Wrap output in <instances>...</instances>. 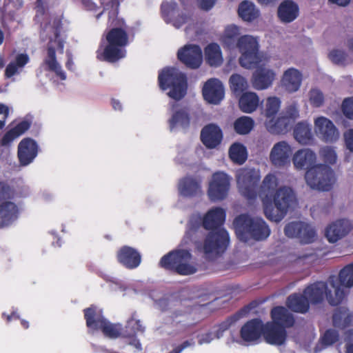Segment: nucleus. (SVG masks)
Instances as JSON below:
<instances>
[{"label":"nucleus","instance_id":"nucleus-4","mask_svg":"<svg viewBox=\"0 0 353 353\" xmlns=\"http://www.w3.org/2000/svg\"><path fill=\"white\" fill-rule=\"evenodd\" d=\"M336 281L337 278L334 275L330 276L328 279L330 285L334 290V294L331 290H328L327 283L323 281H318L310 285L304 290L303 293L309 303L312 304L321 303L325 297L330 305H339L344 299L345 293L344 290L335 285Z\"/></svg>","mask_w":353,"mask_h":353},{"label":"nucleus","instance_id":"nucleus-26","mask_svg":"<svg viewBox=\"0 0 353 353\" xmlns=\"http://www.w3.org/2000/svg\"><path fill=\"white\" fill-rule=\"evenodd\" d=\"M271 319L273 323L285 330L292 327L295 324L294 315L285 307L276 306L271 310Z\"/></svg>","mask_w":353,"mask_h":353},{"label":"nucleus","instance_id":"nucleus-8","mask_svg":"<svg viewBox=\"0 0 353 353\" xmlns=\"http://www.w3.org/2000/svg\"><path fill=\"white\" fill-rule=\"evenodd\" d=\"M235 177L241 194L248 200L256 199L261 180L259 170L242 168L236 171Z\"/></svg>","mask_w":353,"mask_h":353},{"label":"nucleus","instance_id":"nucleus-27","mask_svg":"<svg viewBox=\"0 0 353 353\" xmlns=\"http://www.w3.org/2000/svg\"><path fill=\"white\" fill-rule=\"evenodd\" d=\"M299 14V6L292 0H285L279 6L277 16L283 23H288L294 21Z\"/></svg>","mask_w":353,"mask_h":353},{"label":"nucleus","instance_id":"nucleus-56","mask_svg":"<svg viewBox=\"0 0 353 353\" xmlns=\"http://www.w3.org/2000/svg\"><path fill=\"white\" fill-rule=\"evenodd\" d=\"M309 101L312 106L319 108L324 103V95L318 89H312L309 92Z\"/></svg>","mask_w":353,"mask_h":353},{"label":"nucleus","instance_id":"nucleus-48","mask_svg":"<svg viewBox=\"0 0 353 353\" xmlns=\"http://www.w3.org/2000/svg\"><path fill=\"white\" fill-rule=\"evenodd\" d=\"M229 84L231 91L236 97L244 93L248 88L247 80L239 74H233L229 79Z\"/></svg>","mask_w":353,"mask_h":353},{"label":"nucleus","instance_id":"nucleus-33","mask_svg":"<svg viewBox=\"0 0 353 353\" xmlns=\"http://www.w3.org/2000/svg\"><path fill=\"white\" fill-rule=\"evenodd\" d=\"M239 97V106L243 112L252 113L259 105V97L255 92H245Z\"/></svg>","mask_w":353,"mask_h":353},{"label":"nucleus","instance_id":"nucleus-55","mask_svg":"<svg viewBox=\"0 0 353 353\" xmlns=\"http://www.w3.org/2000/svg\"><path fill=\"white\" fill-rule=\"evenodd\" d=\"M319 154L322 157L323 160L330 164H334L336 161V154L334 148L330 146H325L322 148Z\"/></svg>","mask_w":353,"mask_h":353},{"label":"nucleus","instance_id":"nucleus-60","mask_svg":"<svg viewBox=\"0 0 353 353\" xmlns=\"http://www.w3.org/2000/svg\"><path fill=\"white\" fill-rule=\"evenodd\" d=\"M284 116L288 118V119L292 123H293L294 120L299 116V110L296 105L295 104H292L288 106Z\"/></svg>","mask_w":353,"mask_h":353},{"label":"nucleus","instance_id":"nucleus-36","mask_svg":"<svg viewBox=\"0 0 353 353\" xmlns=\"http://www.w3.org/2000/svg\"><path fill=\"white\" fill-rule=\"evenodd\" d=\"M145 327L139 319L137 318V312H134L128 319L125 328H123V338H134L137 334L143 333Z\"/></svg>","mask_w":353,"mask_h":353},{"label":"nucleus","instance_id":"nucleus-15","mask_svg":"<svg viewBox=\"0 0 353 353\" xmlns=\"http://www.w3.org/2000/svg\"><path fill=\"white\" fill-rule=\"evenodd\" d=\"M314 130L325 142L332 143L339 138L337 128L331 120L325 117H319L314 120Z\"/></svg>","mask_w":353,"mask_h":353},{"label":"nucleus","instance_id":"nucleus-7","mask_svg":"<svg viewBox=\"0 0 353 353\" xmlns=\"http://www.w3.org/2000/svg\"><path fill=\"white\" fill-rule=\"evenodd\" d=\"M305 181L312 189L329 191L335 182L334 172L327 165L317 164L305 172Z\"/></svg>","mask_w":353,"mask_h":353},{"label":"nucleus","instance_id":"nucleus-57","mask_svg":"<svg viewBox=\"0 0 353 353\" xmlns=\"http://www.w3.org/2000/svg\"><path fill=\"white\" fill-rule=\"evenodd\" d=\"M347 54L345 51L334 49L328 54L329 59L335 64L343 65L346 61Z\"/></svg>","mask_w":353,"mask_h":353},{"label":"nucleus","instance_id":"nucleus-18","mask_svg":"<svg viewBox=\"0 0 353 353\" xmlns=\"http://www.w3.org/2000/svg\"><path fill=\"white\" fill-rule=\"evenodd\" d=\"M203 96L205 101L212 104H218L224 97V88L217 79L207 81L203 88Z\"/></svg>","mask_w":353,"mask_h":353},{"label":"nucleus","instance_id":"nucleus-10","mask_svg":"<svg viewBox=\"0 0 353 353\" xmlns=\"http://www.w3.org/2000/svg\"><path fill=\"white\" fill-rule=\"evenodd\" d=\"M266 222H233L238 239L248 243L251 239L259 241L265 239L270 234Z\"/></svg>","mask_w":353,"mask_h":353},{"label":"nucleus","instance_id":"nucleus-61","mask_svg":"<svg viewBox=\"0 0 353 353\" xmlns=\"http://www.w3.org/2000/svg\"><path fill=\"white\" fill-rule=\"evenodd\" d=\"M344 139L347 148L353 151V128L344 133Z\"/></svg>","mask_w":353,"mask_h":353},{"label":"nucleus","instance_id":"nucleus-25","mask_svg":"<svg viewBox=\"0 0 353 353\" xmlns=\"http://www.w3.org/2000/svg\"><path fill=\"white\" fill-rule=\"evenodd\" d=\"M352 228L351 222H331L325 228V235L330 243H335L345 236Z\"/></svg>","mask_w":353,"mask_h":353},{"label":"nucleus","instance_id":"nucleus-34","mask_svg":"<svg viewBox=\"0 0 353 353\" xmlns=\"http://www.w3.org/2000/svg\"><path fill=\"white\" fill-rule=\"evenodd\" d=\"M31 122L27 120L22 121L14 128L7 131L1 140L3 146L10 145L16 138L19 137L30 129Z\"/></svg>","mask_w":353,"mask_h":353},{"label":"nucleus","instance_id":"nucleus-19","mask_svg":"<svg viewBox=\"0 0 353 353\" xmlns=\"http://www.w3.org/2000/svg\"><path fill=\"white\" fill-rule=\"evenodd\" d=\"M275 78L276 73L272 69L259 66L252 74V83L256 90H263L270 87Z\"/></svg>","mask_w":353,"mask_h":353},{"label":"nucleus","instance_id":"nucleus-54","mask_svg":"<svg viewBox=\"0 0 353 353\" xmlns=\"http://www.w3.org/2000/svg\"><path fill=\"white\" fill-rule=\"evenodd\" d=\"M339 332L334 329L327 330L321 338V343L325 345H331L339 341Z\"/></svg>","mask_w":353,"mask_h":353},{"label":"nucleus","instance_id":"nucleus-38","mask_svg":"<svg viewBox=\"0 0 353 353\" xmlns=\"http://www.w3.org/2000/svg\"><path fill=\"white\" fill-rule=\"evenodd\" d=\"M250 310V307L245 306L240 309L235 314L228 317L225 321H222L218 325V330H216V335L217 338L221 336L223 332L228 330L232 325L238 321L240 319L245 316Z\"/></svg>","mask_w":353,"mask_h":353},{"label":"nucleus","instance_id":"nucleus-53","mask_svg":"<svg viewBox=\"0 0 353 353\" xmlns=\"http://www.w3.org/2000/svg\"><path fill=\"white\" fill-rule=\"evenodd\" d=\"M277 184L278 180L276 176L274 174L270 173L264 177L261 188L264 192H270L271 190L275 189Z\"/></svg>","mask_w":353,"mask_h":353},{"label":"nucleus","instance_id":"nucleus-14","mask_svg":"<svg viewBox=\"0 0 353 353\" xmlns=\"http://www.w3.org/2000/svg\"><path fill=\"white\" fill-rule=\"evenodd\" d=\"M116 258L119 264L128 270H133L141 263V254L136 248L123 245L117 252Z\"/></svg>","mask_w":353,"mask_h":353},{"label":"nucleus","instance_id":"nucleus-23","mask_svg":"<svg viewBox=\"0 0 353 353\" xmlns=\"http://www.w3.org/2000/svg\"><path fill=\"white\" fill-rule=\"evenodd\" d=\"M83 312L87 327L92 331H99L106 319L103 310L92 304L85 308Z\"/></svg>","mask_w":353,"mask_h":353},{"label":"nucleus","instance_id":"nucleus-28","mask_svg":"<svg viewBox=\"0 0 353 353\" xmlns=\"http://www.w3.org/2000/svg\"><path fill=\"white\" fill-rule=\"evenodd\" d=\"M316 161V154L310 149L298 150L293 157V163L297 169L309 170L315 165Z\"/></svg>","mask_w":353,"mask_h":353},{"label":"nucleus","instance_id":"nucleus-59","mask_svg":"<svg viewBox=\"0 0 353 353\" xmlns=\"http://www.w3.org/2000/svg\"><path fill=\"white\" fill-rule=\"evenodd\" d=\"M12 197V189L4 182H0V201L10 199Z\"/></svg>","mask_w":353,"mask_h":353},{"label":"nucleus","instance_id":"nucleus-21","mask_svg":"<svg viewBox=\"0 0 353 353\" xmlns=\"http://www.w3.org/2000/svg\"><path fill=\"white\" fill-rule=\"evenodd\" d=\"M222 138V130L214 123L205 125L201 132V140L203 145L209 149L218 146L221 143Z\"/></svg>","mask_w":353,"mask_h":353},{"label":"nucleus","instance_id":"nucleus-16","mask_svg":"<svg viewBox=\"0 0 353 353\" xmlns=\"http://www.w3.org/2000/svg\"><path fill=\"white\" fill-rule=\"evenodd\" d=\"M263 336L266 343L274 345H283L288 337L286 330L272 321L263 325Z\"/></svg>","mask_w":353,"mask_h":353},{"label":"nucleus","instance_id":"nucleus-39","mask_svg":"<svg viewBox=\"0 0 353 353\" xmlns=\"http://www.w3.org/2000/svg\"><path fill=\"white\" fill-rule=\"evenodd\" d=\"M239 28L235 25L228 26L224 32L222 37L223 48L228 50H233L237 46L238 39L240 38Z\"/></svg>","mask_w":353,"mask_h":353},{"label":"nucleus","instance_id":"nucleus-2","mask_svg":"<svg viewBox=\"0 0 353 353\" xmlns=\"http://www.w3.org/2000/svg\"><path fill=\"white\" fill-rule=\"evenodd\" d=\"M225 222H189L185 236L190 238L199 228L210 230L203 242V252L206 254L220 256L228 249L230 236L227 230L222 228Z\"/></svg>","mask_w":353,"mask_h":353},{"label":"nucleus","instance_id":"nucleus-12","mask_svg":"<svg viewBox=\"0 0 353 353\" xmlns=\"http://www.w3.org/2000/svg\"><path fill=\"white\" fill-rule=\"evenodd\" d=\"M285 234L290 238H297L303 244L315 241L316 232L307 222H288L284 228Z\"/></svg>","mask_w":353,"mask_h":353},{"label":"nucleus","instance_id":"nucleus-11","mask_svg":"<svg viewBox=\"0 0 353 353\" xmlns=\"http://www.w3.org/2000/svg\"><path fill=\"white\" fill-rule=\"evenodd\" d=\"M230 187V178L223 172L213 174L209 183L208 196L212 201H219L225 199Z\"/></svg>","mask_w":353,"mask_h":353},{"label":"nucleus","instance_id":"nucleus-13","mask_svg":"<svg viewBox=\"0 0 353 353\" xmlns=\"http://www.w3.org/2000/svg\"><path fill=\"white\" fill-rule=\"evenodd\" d=\"M177 59L187 68L197 69L203 61L201 48L196 44H186L179 49Z\"/></svg>","mask_w":353,"mask_h":353},{"label":"nucleus","instance_id":"nucleus-3","mask_svg":"<svg viewBox=\"0 0 353 353\" xmlns=\"http://www.w3.org/2000/svg\"><path fill=\"white\" fill-rule=\"evenodd\" d=\"M296 203L294 190L288 186H281L274 192L272 201L263 203L264 214L269 221H281Z\"/></svg>","mask_w":353,"mask_h":353},{"label":"nucleus","instance_id":"nucleus-22","mask_svg":"<svg viewBox=\"0 0 353 353\" xmlns=\"http://www.w3.org/2000/svg\"><path fill=\"white\" fill-rule=\"evenodd\" d=\"M263 323L260 319L247 321L241 328V338L245 342L257 341L263 335Z\"/></svg>","mask_w":353,"mask_h":353},{"label":"nucleus","instance_id":"nucleus-1","mask_svg":"<svg viewBox=\"0 0 353 353\" xmlns=\"http://www.w3.org/2000/svg\"><path fill=\"white\" fill-rule=\"evenodd\" d=\"M108 24L111 28L105 34L107 45L103 50H98L97 59L109 63H115L125 57L124 50L130 43L129 27L123 19L118 17V11L108 13Z\"/></svg>","mask_w":353,"mask_h":353},{"label":"nucleus","instance_id":"nucleus-44","mask_svg":"<svg viewBox=\"0 0 353 353\" xmlns=\"http://www.w3.org/2000/svg\"><path fill=\"white\" fill-rule=\"evenodd\" d=\"M229 157L234 163L241 165L247 159V149L242 143L236 142L230 147Z\"/></svg>","mask_w":353,"mask_h":353},{"label":"nucleus","instance_id":"nucleus-20","mask_svg":"<svg viewBox=\"0 0 353 353\" xmlns=\"http://www.w3.org/2000/svg\"><path fill=\"white\" fill-rule=\"evenodd\" d=\"M292 151L290 145L285 141L276 143L272 148L270 159L276 166H283L290 162Z\"/></svg>","mask_w":353,"mask_h":353},{"label":"nucleus","instance_id":"nucleus-42","mask_svg":"<svg viewBox=\"0 0 353 353\" xmlns=\"http://www.w3.org/2000/svg\"><path fill=\"white\" fill-rule=\"evenodd\" d=\"M238 14L243 21L250 22L259 17V11L253 3L243 1L239 6Z\"/></svg>","mask_w":353,"mask_h":353},{"label":"nucleus","instance_id":"nucleus-35","mask_svg":"<svg viewBox=\"0 0 353 353\" xmlns=\"http://www.w3.org/2000/svg\"><path fill=\"white\" fill-rule=\"evenodd\" d=\"M30 61L29 56L26 53L18 54L14 60L10 62L5 70L6 78H11L19 74L24 66Z\"/></svg>","mask_w":353,"mask_h":353},{"label":"nucleus","instance_id":"nucleus-45","mask_svg":"<svg viewBox=\"0 0 353 353\" xmlns=\"http://www.w3.org/2000/svg\"><path fill=\"white\" fill-rule=\"evenodd\" d=\"M19 209L12 201H4L0 204V219L1 221H14L18 218Z\"/></svg>","mask_w":353,"mask_h":353},{"label":"nucleus","instance_id":"nucleus-63","mask_svg":"<svg viewBox=\"0 0 353 353\" xmlns=\"http://www.w3.org/2000/svg\"><path fill=\"white\" fill-rule=\"evenodd\" d=\"M202 10H210L214 5L216 0H199Z\"/></svg>","mask_w":353,"mask_h":353},{"label":"nucleus","instance_id":"nucleus-31","mask_svg":"<svg viewBox=\"0 0 353 353\" xmlns=\"http://www.w3.org/2000/svg\"><path fill=\"white\" fill-rule=\"evenodd\" d=\"M286 305L290 310L301 314L306 313L310 308V303L304 293L290 295L287 299Z\"/></svg>","mask_w":353,"mask_h":353},{"label":"nucleus","instance_id":"nucleus-46","mask_svg":"<svg viewBox=\"0 0 353 353\" xmlns=\"http://www.w3.org/2000/svg\"><path fill=\"white\" fill-rule=\"evenodd\" d=\"M336 286L351 288L353 286V263L345 265L339 272Z\"/></svg>","mask_w":353,"mask_h":353},{"label":"nucleus","instance_id":"nucleus-17","mask_svg":"<svg viewBox=\"0 0 353 353\" xmlns=\"http://www.w3.org/2000/svg\"><path fill=\"white\" fill-rule=\"evenodd\" d=\"M38 154L37 142L29 137L23 139L18 145L17 157L21 165L31 163Z\"/></svg>","mask_w":353,"mask_h":353},{"label":"nucleus","instance_id":"nucleus-49","mask_svg":"<svg viewBox=\"0 0 353 353\" xmlns=\"http://www.w3.org/2000/svg\"><path fill=\"white\" fill-rule=\"evenodd\" d=\"M254 125V120L247 116H243L238 118L234 123V129L235 132L241 135L249 134Z\"/></svg>","mask_w":353,"mask_h":353},{"label":"nucleus","instance_id":"nucleus-29","mask_svg":"<svg viewBox=\"0 0 353 353\" xmlns=\"http://www.w3.org/2000/svg\"><path fill=\"white\" fill-rule=\"evenodd\" d=\"M179 191L185 197H193L201 192V181L192 176H185L179 182Z\"/></svg>","mask_w":353,"mask_h":353},{"label":"nucleus","instance_id":"nucleus-30","mask_svg":"<svg viewBox=\"0 0 353 353\" xmlns=\"http://www.w3.org/2000/svg\"><path fill=\"white\" fill-rule=\"evenodd\" d=\"M43 63L46 66V70L54 72L62 81L66 79V74L57 60L56 50L54 47H48L47 56L43 60Z\"/></svg>","mask_w":353,"mask_h":353},{"label":"nucleus","instance_id":"nucleus-51","mask_svg":"<svg viewBox=\"0 0 353 353\" xmlns=\"http://www.w3.org/2000/svg\"><path fill=\"white\" fill-rule=\"evenodd\" d=\"M226 210L221 207H213L203 216L199 215L196 221H225Z\"/></svg>","mask_w":353,"mask_h":353},{"label":"nucleus","instance_id":"nucleus-50","mask_svg":"<svg viewBox=\"0 0 353 353\" xmlns=\"http://www.w3.org/2000/svg\"><path fill=\"white\" fill-rule=\"evenodd\" d=\"M281 101L276 97H270L266 99L265 107L262 110V114L269 119H272L279 110Z\"/></svg>","mask_w":353,"mask_h":353},{"label":"nucleus","instance_id":"nucleus-6","mask_svg":"<svg viewBox=\"0 0 353 353\" xmlns=\"http://www.w3.org/2000/svg\"><path fill=\"white\" fill-rule=\"evenodd\" d=\"M192 257L189 250H175L162 256L159 265L165 270L179 275H191L198 270L195 264L190 263Z\"/></svg>","mask_w":353,"mask_h":353},{"label":"nucleus","instance_id":"nucleus-32","mask_svg":"<svg viewBox=\"0 0 353 353\" xmlns=\"http://www.w3.org/2000/svg\"><path fill=\"white\" fill-rule=\"evenodd\" d=\"M353 315L350 312L349 310L345 307H339L334 311L332 315L333 326L345 330L350 326L352 321Z\"/></svg>","mask_w":353,"mask_h":353},{"label":"nucleus","instance_id":"nucleus-5","mask_svg":"<svg viewBox=\"0 0 353 353\" xmlns=\"http://www.w3.org/2000/svg\"><path fill=\"white\" fill-rule=\"evenodd\" d=\"M158 81L162 90L170 89L168 95L176 101L182 99L187 93V77L176 68H164L159 74Z\"/></svg>","mask_w":353,"mask_h":353},{"label":"nucleus","instance_id":"nucleus-37","mask_svg":"<svg viewBox=\"0 0 353 353\" xmlns=\"http://www.w3.org/2000/svg\"><path fill=\"white\" fill-rule=\"evenodd\" d=\"M292 123L288 118L281 116L277 118L276 121L270 119L266 122L268 130L273 134H284L291 129Z\"/></svg>","mask_w":353,"mask_h":353},{"label":"nucleus","instance_id":"nucleus-64","mask_svg":"<svg viewBox=\"0 0 353 353\" xmlns=\"http://www.w3.org/2000/svg\"><path fill=\"white\" fill-rule=\"evenodd\" d=\"M213 339L212 334L211 332L203 334L199 340V343L202 345L203 343H209Z\"/></svg>","mask_w":353,"mask_h":353},{"label":"nucleus","instance_id":"nucleus-58","mask_svg":"<svg viewBox=\"0 0 353 353\" xmlns=\"http://www.w3.org/2000/svg\"><path fill=\"white\" fill-rule=\"evenodd\" d=\"M341 110L346 118L353 120V97L343 99L341 104Z\"/></svg>","mask_w":353,"mask_h":353},{"label":"nucleus","instance_id":"nucleus-9","mask_svg":"<svg viewBox=\"0 0 353 353\" xmlns=\"http://www.w3.org/2000/svg\"><path fill=\"white\" fill-rule=\"evenodd\" d=\"M236 48L241 53L239 61L243 68L247 69L256 68L261 62V57L259 44L255 37L250 35L240 37L237 41Z\"/></svg>","mask_w":353,"mask_h":353},{"label":"nucleus","instance_id":"nucleus-40","mask_svg":"<svg viewBox=\"0 0 353 353\" xmlns=\"http://www.w3.org/2000/svg\"><path fill=\"white\" fill-rule=\"evenodd\" d=\"M190 119L187 111L181 108L174 111L171 118L168 120L170 130H173L176 126H181L183 129L189 127Z\"/></svg>","mask_w":353,"mask_h":353},{"label":"nucleus","instance_id":"nucleus-52","mask_svg":"<svg viewBox=\"0 0 353 353\" xmlns=\"http://www.w3.org/2000/svg\"><path fill=\"white\" fill-rule=\"evenodd\" d=\"M177 10V4L175 2L163 1L161 5L162 17L166 23L172 21Z\"/></svg>","mask_w":353,"mask_h":353},{"label":"nucleus","instance_id":"nucleus-62","mask_svg":"<svg viewBox=\"0 0 353 353\" xmlns=\"http://www.w3.org/2000/svg\"><path fill=\"white\" fill-rule=\"evenodd\" d=\"M188 17L185 14H182L178 15V17L176 18H173V19H172V21H171V22H172L173 25L176 28H179L183 24H185L188 22Z\"/></svg>","mask_w":353,"mask_h":353},{"label":"nucleus","instance_id":"nucleus-24","mask_svg":"<svg viewBox=\"0 0 353 353\" xmlns=\"http://www.w3.org/2000/svg\"><path fill=\"white\" fill-rule=\"evenodd\" d=\"M302 82V74L299 70L290 68L285 70L281 80L282 88L289 93L299 90Z\"/></svg>","mask_w":353,"mask_h":353},{"label":"nucleus","instance_id":"nucleus-47","mask_svg":"<svg viewBox=\"0 0 353 353\" xmlns=\"http://www.w3.org/2000/svg\"><path fill=\"white\" fill-rule=\"evenodd\" d=\"M99 330L103 335L110 339L123 337V327L121 323H112L107 319Z\"/></svg>","mask_w":353,"mask_h":353},{"label":"nucleus","instance_id":"nucleus-41","mask_svg":"<svg viewBox=\"0 0 353 353\" xmlns=\"http://www.w3.org/2000/svg\"><path fill=\"white\" fill-rule=\"evenodd\" d=\"M205 61L210 66H219L223 62L220 46L216 43L208 45L205 48Z\"/></svg>","mask_w":353,"mask_h":353},{"label":"nucleus","instance_id":"nucleus-43","mask_svg":"<svg viewBox=\"0 0 353 353\" xmlns=\"http://www.w3.org/2000/svg\"><path fill=\"white\" fill-rule=\"evenodd\" d=\"M295 139L301 144H308L312 140L311 128L304 123H297L294 129Z\"/></svg>","mask_w":353,"mask_h":353}]
</instances>
